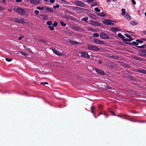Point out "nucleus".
I'll return each instance as SVG.
<instances>
[{
	"label": "nucleus",
	"instance_id": "f257e3e1",
	"mask_svg": "<svg viewBox=\"0 0 146 146\" xmlns=\"http://www.w3.org/2000/svg\"><path fill=\"white\" fill-rule=\"evenodd\" d=\"M12 20L14 21L23 24L26 23L24 21V19L23 18H16L13 19Z\"/></svg>",
	"mask_w": 146,
	"mask_h": 146
},
{
	"label": "nucleus",
	"instance_id": "f03ea898",
	"mask_svg": "<svg viewBox=\"0 0 146 146\" xmlns=\"http://www.w3.org/2000/svg\"><path fill=\"white\" fill-rule=\"evenodd\" d=\"M88 48L89 50L94 51H99L100 49L99 48L93 45H90L88 47Z\"/></svg>",
	"mask_w": 146,
	"mask_h": 146
},
{
	"label": "nucleus",
	"instance_id": "7ed1b4c3",
	"mask_svg": "<svg viewBox=\"0 0 146 146\" xmlns=\"http://www.w3.org/2000/svg\"><path fill=\"white\" fill-rule=\"evenodd\" d=\"M114 22V21L110 19H105L104 20L103 23L105 24L110 25H114V24L112 22Z\"/></svg>",
	"mask_w": 146,
	"mask_h": 146
},
{
	"label": "nucleus",
	"instance_id": "20e7f679",
	"mask_svg": "<svg viewBox=\"0 0 146 146\" xmlns=\"http://www.w3.org/2000/svg\"><path fill=\"white\" fill-rule=\"evenodd\" d=\"M16 11L21 15H23L25 12L24 9L21 8H17L16 9Z\"/></svg>",
	"mask_w": 146,
	"mask_h": 146
},
{
	"label": "nucleus",
	"instance_id": "39448f33",
	"mask_svg": "<svg viewBox=\"0 0 146 146\" xmlns=\"http://www.w3.org/2000/svg\"><path fill=\"white\" fill-rule=\"evenodd\" d=\"M80 56L84 58H86L87 59L89 58L90 56L88 54V53L86 52L82 51L80 53Z\"/></svg>",
	"mask_w": 146,
	"mask_h": 146
},
{
	"label": "nucleus",
	"instance_id": "423d86ee",
	"mask_svg": "<svg viewBox=\"0 0 146 146\" xmlns=\"http://www.w3.org/2000/svg\"><path fill=\"white\" fill-rule=\"evenodd\" d=\"M100 37L104 39H107L109 38V36L106 34L104 32H101L100 34Z\"/></svg>",
	"mask_w": 146,
	"mask_h": 146
},
{
	"label": "nucleus",
	"instance_id": "0eeeda50",
	"mask_svg": "<svg viewBox=\"0 0 146 146\" xmlns=\"http://www.w3.org/2000/svg\"><path fill=\"white\" fill-rule=\"evenodd\" d=\"M75 5L81 7H85V4L82 2L78 1L75 2Z\"/></svg>",
	"mask_w": 146,
	"mask_h": 146
},
{
	"label": "nucleus",
	"instance_id": "6e6552de",
	"mask_svg": "<svg viewBox=\"0 0 146 146\" xmlns=\"http://www.w3.org/2000/svg\"><path fill=\"white\" fill-rule=\"evenodd\" d=\"M96 71L99 74L102 75H105V72L104 71H102L101 70L98 68H95Z\"/></svg>",
	"mask_w": 146,
	"mask_h": 146
},
{
	"label": "nucleus",
	"instance_id": "1a4fd4ad",
	"mask_svg": "<svg viewBox=\"0 0 146 146\" xmlns=\"http://www.w3.org/2000/svg\"><path fill=\"white\" fill-rule=\"evenodd\" d=\"M90 23L91 24L95 26H100L101 25V24L99 22L93 20L90 21Z\"/></svg>",
	"mask_w": 146,
	"mask_h": 146
},
{
	"label": "nucleus",
	"instance_id": "9d476101",
	"mask_svg": "<svg viewBox=\"0 0 146 146\" xmlns=\"http://www.w3.org/2000/svg\"><path fill=\"white\" fill-rule=\"evenodd\" d=\"M139 51L141 53L140 54L141 56L144 57L146 55V50L144 49H140Z\"/></svg>",
	"mask_w": 146,
	"mask_h": 146
},
{
	"label": "nucleus",
	"instance_id": "9b49d317",
	"mask_svg": "<svg viewBox=\"0 0 146 146\" xmlns=\"http://www.w3.org/2000/svg\"><path fill=\"white\" fill-rule=\"evenodd\" d=\"M94 42L96 44H103L104 43L103 41L97 39L94 40Z\"/></svg>",
	"mask_w": 146,
	"mask_h": 146
},
{
	"label": "nucleus",
	"instance_id": "f8f14e48",
	"mask_svg": "<svg viewBox=\"0 0 146 146\" xmlns=\"http://www.w3.org/2000/svg\"><path fill=\"white\" fill-rule=\"evenodd\" d=\"M30 3L33 5H37L40 3L39 0H30Z\"/></svg>",
	"mask_w": 146,
	"mask_h": 146
},
{
	"label": "nucleus",
	"instance_id": "ddd939ff",
	"mask_svg": "<svg viewBox=\"0 0 146 146\" xmlns=\"http://www.w3.org/2000/svg\"><path fill=\"white\" fill-rule=\"evenodd\" d=\"M110 29L111 31L114 32H116L117 31H120L117 27H111L110 28Z\"/></svg>",
	"mask_w": 146,
	"mask_h": 146
},
{
	"label": "nucleus",
	"instance_id": "4468645a",
	"mask_svg": "<svg viewBox=\"0 0 146 146\" xmlns=\"http://www.w3.org/2000/svg\"><path fill=\"white\" fill-rule=\"evenodd\" d=\"M52 51H53V53L55 54H56L58 55V56H61L62 55V54L61 53L59 52L58 51L54 49H52Z\"/></svg>",
	"mask_w": 146,
	"mask_h": 146
},
{
	"label": "nucleus",
	"instance_id": "2eb2a0df",
	"mask_svg": "<svg viewBox=\"0 0 146 146\" xmlns=\"http://www.w3.org/2000/svg\"><path fill=\"white\" fill-rule=\"evenodd\" d=\"M72 9L74 11H79L80 10H84V9L83 8L80 7H73L72 8Z\"/></svg>",
	"mask_w": 146,
	"mask_h": 146
},
{
	"label": "nucleus",
	"instance_id": "dca6fc26",
	"mask_svg": "<svg viewBox=\"0 0 146 146\" xmlns=\"http://www.w3.org/2000/svg\"><path fill=\"white\" fill-rule=\"evenodd\" d=\"M136 71L137 72L146 74V70L142 69L141 68H139L138 70H137Z\"/></svg>",
	"mask_w": 146,
	"mask_h": 146
},
{
	"label": "nucleus",
	"instance_id": "f3484780",
	"mask_svg": "<svg viewBox=\"0 0 146 146\" xmlns=\"http://www.w3.org/2000/svg\"><path fill=\"white\" fill-rule=\"evenodd\" d=\"M96 108L94 106H92L90 108V110L91 111V112L92 113L94 114L95 113H96Z\"/></svg>",
	"mask_w": 146,
	"mask_h": 146
},
{
	"label": "nucleus",
	"instance_id": "a211bd4d",
	"mask_svg": "<svg viewBox=\"0 0 146 146\" xmlns=\"http://www.w3.org/2000/svg\"><path fill=\"white\" fill-rule=\"evenodd\" d=\"M124 17L127 20H130L131 19V17L130 15L127 13L125 15Z\"/></svg>",
	"mask_w": 146,
	"mask_h": 146
},
{
	"label": "nucleus",
	"instance_id": "6ab92c4d",
	"mask_svg": "<svg viewBox=\"0 0 146 146\" xmlns=\"http://www.w3.org/2000/svg\"><path fill=\"white\" fill-rule=\"evenodd\" d=\"M73 29L74 30L76 31H81V30H82V29L81 28L79 27L75 26L73 27Z\"/></svg>",
	"mask_w": 146,
	"mask_h": 146
},
{
	"label": "nucleus",
	"instance_id": "aec40b11",
	"mask_svg": "<svg viewBox=\"0 0 146 146\" xmlns=\"http://www.w3.org/2000/svg\"><path fill=\"white\" fill-rule=\"evenodd\" d=\"M69 42L72 44H78L79 42H77V41L72 40H70Z\"/></svg>",
	"mask_w": 146,
	"mask_h": 146
},
{
	"label": "nucleus",
	"instance_id": "412c9836",
	"mask_svg": "<svg viewBox=\"0 0 146 146\" xmlns=\"http://www.w3.org/2000/svg\"><path fill=\"white\" fill-rule=\"evenodd\" d=\"M117 36L121 38L122 39V40L123 41V40L124 39L125 37L123 36L121 34L119 33L118 34Z\"/></svg>",
	"mask_w": 146,
	"mask_h": 146
},
{
	"label": "nucleus",
	"instance_id": "4be33fe9",
	"mask_svg": "<svg viewBox=\"0 0 146 146\" xmlns=\"http://www.w3.org/2000/svg\"><path fill=\"white\" fill-rule=\"evenodd\" d=\"M98 15L101 17H105L106 16V15L103 12L99 13L98 14Z\"/></svg>",
	"mask_w": 146,
	"mask_h": 146
},
{
	"label": "nucleus",
	"instance_id": "5701e85b",
	"mask_svg": "<svg viewBox=\"0 0 146 146\" xmlns=\"http://www.w3.org/2000/svg\"><path fill=\"white\" fill-rule=\"evenodd\" d=\"M24 48L25 50H26L27 51L29 52H32V51H31V49L29 48H27L26 46H24Z\"/></svg>",
	"mask_w": 146,
	"mask_h": 146
},
{
	"label": "nucleus",
	"instance_id": "b1692460",
	"mask_svg": "<svg viewBox=\"0 0 146 146\" xmlns=\"http://www.w3.org/2000/svg\"><path fill=\"white\" fill-rule=\"evenodd\" d=\"M88 17H85L81 19V21H84L86 23H87L88 22Z\"/></svg>",
	"mask_w": 146,
	"mask_h": 146
},
{
	"label": "nucleus",
	"instance_id": "393cba45",
	"mask_svg": "<svg viewBox=\"0 0 146 146\" xmlns=\"http://www.w3.org/2000/svg\"><path fill=\"white\" fill-rule=\"evenodd\" d=\"M130 23L131 24L135 25L137 24V23L135 21H130Z\"/></svg>",
	"mask_w": 146,
	"mask_h": 146
},
{
	"label": "nucleus",
	"instance_id": "a878e982",
	"mask_svg": "<svg viewBox=\"0 0 146 146\" xmlns=\"http://www.w3.org/2000/svg\"><path fill=\"white\" fill-rule=\"evenodd\" d=\"M46 10L48 12H53V9L49 7H47L46 8Z\"/></svg>",
	"mask_w": 146,
	"mask_h": 146
},
{
	"label": "nucleus",
	"instance_id": "bb28decb",
	"mask_svg": "<svg viewBox=\"0 0 146 146\" xmlns=\"http://www.w3.org/2000/svg\"><path fill=\"white\" fill-rule=\"evenodd\" d=\"M124 35L127 37L129 38V39L133 40V38H132V37L130 36L129 35L127 34H124Z\"/></svg>",
	"mask_w": 146,
	"mask_h": 146
},
{
	"label": "nucleus",
	"instance_id": "cd10ccee",
	"mask_svg": "<svg viewBox=\"0 0 146 146\" xmlns=\"http://www.w3.org/2000/svg\"><path fill=\"white\" fill-rule=\"evenodd\" d=\"M121 11L122 12L121 14L122 15H124L125 14V9H121Z\"/></svg>",
	"mask_w": 146,
	"mask_h": 146
},
{
	"label": "nucleus",
	"instance_id": "c85d7f7f",
	"mask_svg": "<svg viewBox=\"0 0 146 146\" xmlns=\"http://www.w3.org/2000/svg\"><path fill=\"white\" fill-rule=\"evenodd\" d=\"M137 47L139 48H145V44H144L141 46H137Z\"/></svg>",
	"mask_w": 146,
	"mask_h": 146
},
{
	"label": "nucleus",
	"instance_id": "c756f323",
	"mask_svg": "<svg viewBox=\"0 0 146 146\" xmlns=\"http://www.w3.org/2000/svg\"><path fill=\"white\" fill-rule=\"evenodd\" d=\"M46 24L49 26H50L52 25V22L51 21H48L46 22Z\"/></svg>",
	"mask_w": 146,
	"mask_h": 146
},
{
	"label": "nucleus",
	"instance_id": "7c9ffc66",
	"mask_svg": "<svg viewBox=\"0 0 146 146\" xmlns=\"http://www.w3.org/2000/svg\"><path fill=\"white\" fill-rule=\"evenodd\" d=\"M60 23L62 26L63 27H65L66 26V24L64 23V22L62 21H60Z\"/></svg>",
	"mask_w": 146,
	"mask_h": 146
},
{
	"label": "nucleus",
	"instance_id": "2f4dec72",
	"mask_svg": "<svg viewBox=\"0 0 146 146\" xmlns=\"http://www.w3.org/2000/svg\"><path fill=\"white\" fill-rule=\"evenodd\" d=\"M122 118L124 119H127V117L128 116L127 115L125 114H123L122 115Z\"/></svg>",
	"mask_w": 146,
	"mask_h": 146
},
{
	"label": "nucleus",
	"instance_id": "473e14b6",
	"mask_svg": "<svg viewBox=\"0 0 146 146\" xmlns=\"http://www.w3.org/2000/svg\"><path fill=\"white\" fill-rule=\"evenodd\" d=\"M133 40L131 39H128V38H124V39L123 40V41H127V42H129L130 41H131L132 40Z\"/></svg>",
	"mask_w": 146,
	"mask_h": 146
},
{
	"label": "nucleus",
	"instance_id": "72a5a7b5",
	"mask_svg": "<svg viewBox=\"0 0 146 146\" xmlns=\"http://www.w3.org/2000/svg\"><path fill=\"white\" fill-rule=\"evenodd\" d=\"M93 36L94 37H98L99 36V35L98 33H94L93 34Z\"/></svg>",
	"mask_w": 146,
	"mask_h": 146
},
{
	"label": "nucleus",
	"instance_id": "f704fd0d",
	"mask_svg": "<svg viewBox=\"0 0 146 146\" xmlns=\"http://www.w3.org/2000/svg\"><path fill=\"white\" fill-rule=\"evenodd\" d=\"M136 41L138 42V43L139 42L141 44L143 42V41L142 40H141L140 39H136Z\"/></svg>",
	"mask_w": 146,
	"mask_h": 146
},
{
	"label": "nucleus",
	"instance_id": "c9c22d12",
	"mask_svg": "<svg viewBox=\"0 0 146 146\" xmlns=\"http://www.w3.org/2000/svg\"><path fill=\"white\" fill-rule=\"evenodd\" d=\"M132 44L133 45H138L139 44L138 43V42H136L135 41H133L132 42Z\"/></svg>",
	"mask_w": 146,
	"mask_h": 146
},
{
	"label": "nucleus",
	"instance_id": "e433bc0d",
	"mask_svg": "<svg viewBox=\"0 0 146 146\" xmlns=\"http://www.w3.org/2000/svg\"><path fill=\"white\" fill-rule=\"evenodd\" d=\"M36 9L39 10H42L44 9L43 7H37L36 8Z\"/></svg>",
	"mask_w": 146,
	"mask_h": 146
},
{
	"label": "nucleus",
	"instance_id": "4c0bfd02",
	"mask_svg": "<svg viewBox=\"0 0 146 146\" xmlns=\"http://www.w3.org/2000/svg\"><path fill=\"white\" fill-rule=\"evenodd\" d=\"M94 10L97 12H99L100 11V9L98 7L95 8Z\"/></svg>",
	"mask_w": 146,
	"mask_h": 146
},
{
	"label": "nucleus",
	"instance_id": "58836bf2",
	"mask_svg": "<svg viewBox=\"0 0 146 146\" xmlns=\"http://www.w3.org/2000/svg\"><path fill=\"white\" fill-rule=\"evenodd\" d=\"M88 30L89 31H96V30L95 29L92 28H89V27L88 28Z\"/></svg>",
	"mask_w": 146,
	"mask_h": 146
},
{
	"label": "nucleus",
	"instance_id": "ea45409f",
	"mask_svg": "<svg viewBox=\"0 0 146 146\" xmlns=\"http://www.w3.org/2000/svg\"><path fill=\"white\" fill-rule=\"evenodd\" d=\"M58 25V23L56 22H54L53 24H52V26L54 27H56Z\"/></svg>",
	"mask_w": 146,
	"mask_h": 146
},
{
	"label": "nucleus",
	"instance_id": "a19ab883",
	"mask_svg": "<svg viewBox=\"0 0 146 146\" xmlns=\"http://www.w3.org/2000/svg\"><path fill=\"white\" fill-rule=\"evenodd\" d=\"M20 53L23 55L25 56H28V54L27 53H24L23 52H20Z\"/></svg>",
	"mask_w": 146,
	"mask_h": 146
},
{
	"label": "nucleus",
	"instance_id": "79ce46f5",
	"mask_svg": "<svg viewBox=\"0 0 146 146\" xmlns=\"http://www.w3.org/2000/svg\"><path fill=\"white\" fill-rule=\"evenodd\" d=\"M48 28L51 31H53L54 30V27L52 26H48Z\"/></svg>",
	"mask_w": 146,
	"mask_h": 146
},
{
	"label": "nucleus",
	"instance_id": "37998d69",
	"mask_svg": "<svg viewBox=\"0 0 146 146\" xmlns=\"http://www.w3.org/2000/svg\"><path fill=\"white\" fill-rule=\"evenodd\" d=\"M5 60L8 62H10L12 60V59L11 58H6L5 59Z\"/></svg>",
	"mask_w": 146,
	"mask_h": 146
},
{
	"label": "nucleus",
	"instance_id": "c03bdc74",
	"mask_svg": "<svg viewBox=\"0 0 146 146\" xmlns=\"http://www.w3.org/2000/svg\"><path fill=\"white\" fill-rule=\"evenodd\" d=\"M135 59L141 61L142 60V58L139 57H136Z\"/></svg>",
	"mask_w": 146,
	"mask_h": 146
},
{
	"label": "nucleus",
	"instance_id": "a18cd8bd",
	"mask_svg": "<svg viewBox=\"0 0 146 146\" xmlns=\"http://www.w3.org/2000/svg\"><path fill=\"white\" fill-rule=\"evenodd\" d=\"M109 111L111 113L112 115L113 116H115V113L113 111L110 110Z\"/></svg>",
	"mask_w": 146,
	"mask_h": 146
},
{
	"label": "nucleus",
	"instance_id": "49530a36",
	"mask_svg": "<svg viewBox=\"0 0 146 146\" xmlns=\"http://www.w3.org/2000/svg\"><path fill=\"white\" fill-rule=\"evenodd\" d=\"M59 7V6L58 4H57L56 5L53 6V8L54 9H56L58 8Z\"/></svg>",
	"mask_w": 146,
	"mask_h": 146
},
{
	"label": "nucleus",
	"instance_id": "de8ad7c7",
	"mask_svg": "<svg viewBox=\"0 0 146 146\" xmlns=\"http://www.w3.org/2000/svg\"><path fill=\"white\" fill-rule=\"evenodd\" d=\"M129 78H130L131 80H135V78L131 76H130L129 77Z\"/></svg>",
	"mask_w": 146,
	"mask_h": 146
},
{
	"label": "nucleus",
	"instance_id": "09e8293b",
	"mask_svg": "<svg viewBox=\"0 0 146 146\" xmlns=\"http://www.w3.org/2000/svg\"><path fill=\"white\" fill-rule=\"evenodd\" d=\"M61 1L62 2V3L64 4H66L67 3V1H66L65 0H61Z\"/></svg>",
	"mask_w": 146,
	"mask_h": 146
},
{
	"label": "nucleus",
	"instance_id": "8fccbe9b",
	"mask_svg": "<svg viewBox=\"0 0 146 146\" xmlns=\"http://www.w3.org/2000/svg\"><path fill=\"white\" fill-rule=\"evenodd\" d=\"M38 41L39 42H43V43H45V40H43V39H39L38 40Z\"/></svg>",
	"mask_w": 146,
	"mask_h": 146
},
{
	"label": "nucleus",
	"instance_id": "3c124183",
	"mask_svg": "<svg viewBox=\"0 0 146 146\" xmlns=\"http://www.w3.org/2000/svg\"><path fill=\"white\" fill-rule=\"evenodd\" d=\"M35 13L36 15H37L39 14V11L38 10H36L35 11Z\"/></svg>",
	"mask_w": 146,
	"mask_h": 146
},
{
	"label": "nucleus",
	"instance_id": "603ef678",
	"mask_svg": "<svg viewBox=\"0 0 146 146\" xmlns=\"http://www.w3.org/2000/svg\"><path fill=\"white\" fill-rule=\"evenodd\" d=\"M40 17L42 18L44 20L45 19V16L44 15H40Z\"/></svg>",
	"mask_w": 146,
	"mask_h": 146
},
{
	"label": "nucleus",
	"instance_id": "864d4df0",
	"mask_svg": "<svg viewBox=\"0 0 146 146\" xmlns=\"http://www.w3.org/2000/svg\"><path fill=\"white\" fill-rule=\"evenodd\" d=\"M131 2L133 5H135L136 4V3L135 0H131Z\"/></svg>",
	"mask_w": 146,
	"mask_h": 146
},
{
	"label": "nucleus",
	"instance_id": "5fc2aeb1",
	"mask_svg": "<svg viewBox=\"0 0 146 146\" xmlns=\"http://www.w3.org/2000/svg\"><path fill=\"white\" fill-rule=\"evenodd\" d=\"M40 84H44V85H45V84H48V83L46 82H41L40 83Z\"/></svg>",
	"mask_w": 146,
	"mask_h": 146
},
{
	"label": "nucleus",
	"instance_id": "6e6d98bb",
	"mask_svg": "<svg viewBox=\"0 0 146 146\" xmlns=\"http://www.w3.org/2000/svg\"><path fill=\"white\" fill-rule=\"evenodd\" d=\"M24 37V36H22L20 37H19L18 38V40H21L22 38Z\"/></svg>",
	"mask_w": 146,
	"mask_h": 146
},
{
	"label": "nucleus",
	"instance_id": "4d7b16f0",
	"mask_svg": "<svg viewBox=\"0 0 146 146\" xmlns=\"http://www.w3.org/2000/svg\"><path fill=\"white\" fill-rule=\"evenodd\" d=\"M125 43L126 44H130L131 45H133V44H132V42H125Z\"/></svg>",
	"mask_w": 146,
	"mask_h": 146
},
{
	"label": "nucleus",
	"instance_id": "13d9d810",
	"mask_svg": "<svg viewBox=\"0 0 146 146\" xmlns=\"http://www.w3.org/2000/svg\"><path fill=\"white\" fill-rule=\"evenodd\" d=\"M50 2L52 3H54L55 1L54 0H50Z\"/></svg>",
	"mask_w": 146,
	"mask_h": 146
},
{
	"label": "nucleus",
	"instance_id": "bf43d9fd",
	"mask_svg": "<svg viewBox=\"0 0 146 146\" xmlns=\"http://www.w3.org/2000/svg\"><path fill=\"white\" fill-rule=\"evenodd\" d=\"M94 17V15H92L91 16H90V17L92 19H95V18Z\"/></svg>",
	"mask_w": 146,
	"mask_h": 146
},
{
	"label": "nucleus",
	"instance_id": "052dcab7",
	"mask_svg": "<svg viewBox=\"0 0 146 146\" xmlns=\"http://www.w3.org/2000/svg\"><path fill=\"white\" fill-rule=\"evenodd\" d=\"M94 0H88V2L90 3H91Z\"/></svg>",
	"mask_w": 146,
	"mask_h": 146
},
{
	"label": "nucleus",
	"instance_id": "680f3d73",
	"mask_svg": "<svg viewBox=\"0 0 146 146\" xmlns=\"http://www.w3.org/2000/svg\"><path fill=\"white\" fill-rule=\"evenodd\" d=\"M102 105H99L98 107V108H100V110H101L102 109Z\"/></svg>",
	"mask_w": 146,
	"mask_h": 146
},
{
	"label": "nucleus",
	"instance_id": "e2e57ef3",
	"mask_svg": "<svg viewBox=\"0 0 146 146\" xmlns=\"http://www.w3.org/2000/svg\"><path fill=\"white\" fill-rule=\"evenodd\" d=\"M16 2H21L22 0H15Z\"/></svg>",
	"mask_w": 146,
	"mask_h": 146
},
{
	"label": "nucleus",
	"instance_id": "0e129e2a",
	"mask_svg": "<svg viewBox=\"0 0 146 146\" xmlns=\"http://www.w3.org/2000/svg\"><path fill=\"white\" fill-rule=\"evenodd\" d=\"M142 32L144 35H146V31H144Z\"/></svg>",
	"mask_w": 146,
	"mask_h": 146
},
{
	"label": "nucleus",
	"instance_id": "69168bd1",
	"mask_svg": "<svg viewBox=\"0 0 146 146\" xmlns=\"http://www.w3.org/2000/svg\"><path fill=\"white\" fill-rule=\"evenodd\" d=\"M102 63V62L101 60H99L98 61V63L100 64H101Z\"/></svg>",
	"mask_w": 146,
	"mask_h": 146
},
{
	"label": "nucleus",
	"instance_id": "338daca9",
	"mask_svg": "<svg viewBox=\"0 0 146 146\" xmlns=\"http://www.w3.org/2000/svg\"><path fill=\"white\" fill-rule=\"evenodd\" d=\"M117 116H118V117H120L121 118L122 117V115H117Z\"/></svg>",
	"mask_w": 146,
	"mask_h": 146
},
{
	"label": "nucleus",
	"instance_id": "774afa93",
	"mask_svg": "<svg viewBox=\"0 0 146 146\" xmlns=\"http://www.w3.org/2000/svg\"><path fill=\"white\" fill-rule=\"evenodd\" d=\"M6 2L5 0H2V3H5Z\"/></svg>",
	"mask_w": 146,
	"mask_h": 146
}]
</instances>
